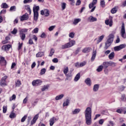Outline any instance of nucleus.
Here are the masks:
<instances>
[{"label": "nucleus", "mask_w": 126, "mask_h": 126, "mask_svg": "<svg viewBox=\"0 0 126 126\" xmlns=\"http://www.w3.org/2000/svg\"><path fill=\"white\" fill-rule=\"evenodd\" d=\"M1 8H8V5L6 3H2L1 5Z\"/></svg>", "instance_id": "a19ab883"}, {"label": "nucleus", "mask_w": 126, "mask_h": 126, "mask_svg": "<svg viewBox=\"0 0 126 126\" xmlns=\"http://www.w3.org/2000/svg\"><path fill=\"white\" fill-rule=\"evenodd\" d=\"M66 80H71V78L72 77V74H71V72L68 73L66 74Z\"/></svg>", "instance_id": "6ab92c4d"}, {"label": "nucleus", "mask_w": 126, "mask_h": 126, "mask_svg": "<svg viewBox=\"0 0 126 126\" xmlns=\"http://www.w3.org/2000/svg\"><path fill=\"white\" fill-rule=\"evenodd\" d=\"M114 35L113 34V33H111L108 35V39L107 40V42H108L109 43H110L112 44V43H113V41H114Z\"/></svg>", "instance_id": "ddd939ff"}, {"label": "nucleus", "mask_w": 126, "mask_h": 126, "mask_svg": "<svg viewBox=\"0 0 126 126\" xmlns=\"http://www.w3.org/2000/svg\"><path fill=\"white\" fill-rule=\"evenodd\" d=\"M66 5V3H63L62 4V9L63 10V9H65V6Z\"/></svg>", "instance_id": "680f3d73"}, {"label": "nucleus", "mask_w": 126, "mask_h": 126, "mask_svg": "<svg viewBox=\"0 0 126 126\" xmlns=\"http://www.w3.org/2000/svg\"><path fill=\"white\" fill-rule=\"evenodd\" d=\"M19 34L22 41H24V40H25V38H26V35H25V33L20 32Z\"/></svg>", "instance_id": "cd10ccee"}, {"label": "nucleus", "mask_w": 126, "mask_h": 126, "mask_svg": "<svg viewBox=\"0 0 126 126\" xmlns=\"http://www.w3.org/2000/svg\"><path fill=\"white\" fill-rule=\"evenodd\" d=\"M81 21V19L80 18H76L74 19V21L73 22V24L74 25H77L79 22Z\"/></svg>", "instance_id": "5701e85b"}, {"label": "nucleus", "mask_w": 126, "mask_h": 126, "mask_svg": "<svg viewBox=\"0 0 126 126\" xmlns=\"http://www.w3.org/2000/svg\"><path fill=\"white\" fill-rule=\"evenodd\" d=\"M114 58H115V53L112 52L108 56V59H109V60H113Z\"/></svg>", "instance_id": "473e14b6"}, {"label": "nucleus", "mask_w": 126, "mask_h": 126, "mask_svg": "<svg viewBox=\"0 0 126 126\" xmlns=\"http://www.w3.org/2000/svg\"><path fill=\"white\" fill-rule=\"evenodd\" d=\"M97 20H98L97 18L93 17V16H90L87 19V21L90 23L96 22Z\"/></svg>", "instance_id": "6e6552de"}, {"label": "nucleus", "mask_w": 126, "mask_h": 126, "mask_svg": "<svg viewBox=\"0 0 126 126\" xmlns=\"http://www.w3.org/2000/svg\"><path fill=\"white\" fill-rule=\"evenodd\" d=\"M42 56H44V52H40L36 55V58H41Z\"/></svg>", "instance_id": "4c0bfd02"}, {"label": "nucleus", "mask_w": 126, "mask_h": 126, "mask_svg": "<svg viewBox=\"0 0 126 126\" xmlns=\"http://www.w3.org/2000/svg\"><path fill=\"white\" fill-rule=\"evenodd\" d=\"M79 79H80V73H78L76 76L75 77L74 79V81H75V82H77V81H78L79 80Z\"/></svg>", "instance_id": "7c9ffc66"}, {"label": "nucleus", "mask_w": 126, "mask_h": 126, "mask_svg": "<svg viewBox=\"0 0 126 126\" xmlns=\"http://www.w3.org/2000/svg\"><path fill=\"white\" fill-rule=\"evenodd\" d=\"M55 27L56 26H52L49 28L48 30L49 31H53L54 29H55Z\"/></svg>", "instance_id": "5fc2aeb1"}, {"label": "nucleus", "mask_w": 126, "mask_h": 126, "mask_svg": "<svg viewBox=\"0 0 126 126\" xmlns=\"http://www.w3.org/2000/svg\"><path fill=\"white\" fill-rule=\"evenodd\" d=\"M57 121H59V118L56 117H53L51 118L49 120L50 126H54V124H55V123H56V122H57Z\"/></svg>", "instance_id": "0eeeda50"}, {"label": "nucleus", "mask_w": 126, "mask_h": 126, "mask_svg": "<svg viewBox=\"0 0 126 126\" xmlns=\"http://www.w3.org/2000/svg\"><path fill=\"white\" fill-rule=\"evenodd\" d=\"M26 119H27V115H25L21 120V123H24L25 121H26Z\"/></svg>", "instance_id": "603ef678"}, {"label": "nucleus", "mask_w": 126, "mask_h": 126, "mask_svg": "<svg viewBox=\"0 0 126 126\" xmlns=\"http://www.w3.org/2000/svg\"><path fill=\"white\" fill-rule=\"evenodd\" d=\"M80 49H81L80 48H78L77 49L75 53V55H77L79 53V52H80Z\"/></svg>", "instance_id": "338daca9"}, {"label": "nucleus", "mask_w": 126, "mask_h": 126, "mask_svg": "<svg viewBox=\"0 0 126 126\" xmlns=\"http://www.w3.org/2000/svg\"><path fill=\"white\" fill-rule=\"evenodd\" d=\"M117 11H118V7L117 6L114 7L111 10V12L112 14L116 13Z\"/></svg>", "instance_id": "72a5a7b5"}, {"label": "nucleus", "mask_w": 126, "mask_h": 126, "mask_svg": "<svg viewBox=\"0 0 126 126\" xmlns=\"http://www.w3.org/2000/svg\"><path fill=\"white\" fill-rule=\"evenodd\" d=\"M111 45H112V43L106 41L105 43V46L104 47V50H107V49H109V47H110Z\"/></svg>", "instance_id": "bb28decb"}, {"label": "nucleus", "mask_w": 126, "mask_h": 126, "mask_svg": "<svg viewBox=\"0 0 126 126\" xmlns=\"http://www.w3.org/2000/svg\"><path fill=\"white\" fill-rule=\"evenodd\" d=\"M64 74H67L68 73V67H65L63 70Z\"/></svg>", "instance_id": "37998d69"}, {"label": "nucleus", "mask_w": 126, "mask_h": 126, "mask_svg": "<svg viewBox=\"0 0 126 126\" xmlns=\"http://www.w3.org/2000/svg\"><path fill=\"white\" fill-rule=\"evenodd\" d=\"M85 83H86V84L88 86H89V87H91V85H92V82L91 81V79H90V78L86 79L85 80Z\"/></svg>", "instance_id": "2eb2a0df"}, {"label": "nucleus", "mask_w": 126, "mask_h": 126, "mask_svg": "<svg viewBox=\"0 0 126 126\" xmlns=\"http://www.w3.org/2000/svg\"><path fill=\"white\" fill-rule=\"evenodd\" d=\"M0 59V63H2L3 65H6V61L4 60V58L1 57Z\"/></svg>", "instance_id": "aec40b11"}, {"label": "nucleus", "mask_w": 126, "mask_h": 126, "mask_svg": "<svg viewBox=\"0 0 126 126\" xmlns=\"http://www.w3.org/2000/svg\"><path fill=\"white\" fill-rule=\"evenodd\" d=\"M104 37H105V35L104 34H102L100 36H99L98 39L96 41V44H99V43L102 42V40H103V39H104Z\"/></svg>", "instance_id": "b1692460"}, {"label": "nucleus", "mask_w": 126, "mask_h": 126, "mask_svg": "<svg viewBox=\"0 0 126 126\" xmlns=\"http://www.w3.org/2000/svg\"><path fill=\"white\" fill-rule=\"evenodd\" d=\"M11 47V45L8 44V45L2 46L1 47V49L2 50H3V51H8Z\"/></svg>", "instance_id": "dca6fc26"}, {"label": "nucleus", "mask_w": 126, "mask_h": 126, "mask_svg": "<svg viewBox=\"0 0 126 126\" xmlns=\"http://www.w3.org/2000/svg\"><path fill=\"white\" fill-rule=\"evenodd\" d=\"M91 50V48L90 47H87V48H84L82 50V53H89Z\"/></svg>", "instance_id": "2f4dec72"}, {"label": "nucleus", "mask_w": 126, "mask_h": 126, "mask_svg": "<svg viewBox=\"0 0 126 126\" xmlns=\"http://www.w3.org/2000/svg\"><path fill=\"white\" fill-rule=\"evenodd\" d=\"M69 105V99H66L65 101H64L63 103V107H66V106H68Z\"/></svg>", "instance_id": "c9c22d12"}, {"label": "nucleus", "mask_w": 126, "mask_h": 126, "mask_svg": "<svg viewBox=\"0 0 126 126\" xmlns=\"http://www.w3.org/2000/svg\"><path fill=\"white\" fill-rule=\"evenodd\" d=\"M52 62L55 63H59V60L57 58H54L52 60Z\"/></svg>", "instance_id": "774afa93"}, {"label": "nucleus", "mask_w": 126, "mask_h": 126, "mask_svg": "<svg viewBox=\"0 0 126 126\" xmlns=\"http://www.w3.org/2000/svg\"><path fill=\"white\" fill-rule=\"evenodd\" d=\"M94 4H93V3H91L90 4H89V8L91 9V12H93V11H94V10H95V8H96V6H94Z\"/></svg>", "instance_id": "412c9836"}, {"label": "nucleus", "mask_w": 126, "mask_h": 126, "mask_svg": "<svg viewBox=\"0 0 126 126\" xmlns=\"http://www.w3.org/2000/svg\"><path fill=\"white\" fill-rule=\"evenodd\" d=\"M75 45V41L74 40H71L69 42L63 45L62 46V49H67V48H70V47H72Z\"/></svg>", "instance_id": "f257e3e1"}, {"label": "nucleus", "mask_w": 126, "mask_h": 126, "mask_svg": "<svg viewBox=\"0 0 126 126\" xmlns=\"http://www.w3.org/2000/svg\"><path fill=\"white\" fill-rule=\"evenodd\" d=\"M39 18V12H33V19L34 21H37Z\"/></svg>", "instance_id": "4be33fe9"}, {"label": "nucleus", "mask_w": 126, "mask_h": 126, "mask_svg": "<svg viewBox=\"0 0 126 126\" xmlns=\"http://www.w3.org/2000/svg\"><path fill=\"white\" fill-rule=\"evenodd\" d=\"M21 85V81L18 80L17 82H16L15 86L16 87H19Z\"/></svg>", "instance_id": "a18cd8bd"}, {"label": "nucleus", "mask_w": 126, "mask_h": 126, "mask_svg": "<svg viewBox=\"0 0 126 126\" xmlns=\"http://www.w3.org/2000/svg\"><path fill=\"white\" fill-rule=\"evenodd\" d=\"M24 3H30V2H32V0H24Z\"/></svg>", "instance_id": "13d9d810"}, {"label": "nucleus", "mask_w": 126, "mask_h": 126, "mask_svg": "<svg viewBox=\"0 0 126 126\" xmlns=\"http://www.w3.org/2000/svg\"><path fill=\"white\" fill-rule=\"evenodd\" d=\"M29 18V16H28V14L26 13L24 15L20 17V19L21 21H24V20H27Z\"/></svg>", "instance_id": "4468645a"}, {"label": "nucleus", "mask_w": 126, "mask_h": 126, "mask_svg": "<svg viewBox=\"0 0 126 126\" xmlns=\"http://www.w3.org/2000/svg\"><path fill=\"white\" fill-rule=\"evenodd\" d=\"M70 2L71 5H74V3H75V1L74 0H68Z\"/></svg>", "instance_id": "e2e57ef3"}, {"label": "nucleus", "mask_w": 126, "mask_h": 126, "mask_svg": "<svg viewBox=\"0 0 126 126\" xmlns=\"http://www.w3.org/2000/svg\"><path fill=\"white\" fill-rule=\"evenodd\" d=\"M96 55H97V51L96 50H94L93 52L92 56L91 59V62H94V60H95Z\"/></svg>", "instance_id": "f3484780"}, {"label": "nucleus", "mask_w": 126, "mask_h": 126, "mask_svg": "<svg viewBox=\"0 0 126 126\" xmlns=\"http://www.w3.org/2000/svg\"><path fill=\"white\" fill-rule=\"evenodd\" d=\"M42 80H35L32 82V85L33 86H39L42 84Z\"/></svg>", "instance_id": "1a4fd4ad"}, {"label": "nucleus", "mask_w": 126, "mask_h": 126, "mask_svg": "<svg viewBox=\"0 0 126 126\" xmlns=\"http://www.w3.org/2000/svg\"><path fill=\"white\" fill-rule=\"evenodd\" d=\"M121 35L122 38H126V30L125 29V24L123 23L121 31Z\"/></svg>", "instance_id": "7ed1b4c3"}, {"label": "nucleus", "mask_w": 126, "mask_h": 126, "mask_svg": "<svg viewBox=\"0 0 126 126\" xmlns=\"http://www.w3.org/2000/svg\"><path fill=\"white\" fill-rule=\"evenodd\" d=\"M38 119H39V114L35 115L33 117V118L31 122V126H33V125H34V124H36V122L37 121V120H38Z\"/></svg>", "instance_id": "f8f14e48"}, {"label": "nucleus", "mask_w": 126, "mask_h": 126, "mask_svg": "<svg viewBox=\"0 0 126 126\" xmlns=\"http://www.w3.org/2000/svg\"><path fill=\"white\" fill-rule=\"evenodd\" d=\"M75 35V33H74V32H70L69 33V37H70V38H74V36Z\"/></svg>", "instance_id": "de8ad7c7"}, {"label": "nucleus", "mask_w": 126, "mask_h": 126, "mask_svg": "<svg viewBox=\"0 0 126 126\" xmlns=\"http://www.w3.org/2000/svg\"><path fill=\"white\" fill-rule=\"evenodd\" d=\"M80 111H81L80 109L76 108L72 111V115H77V114L80 113Z\"/></svg>", "instance_id": "a211bd4d"}, {"label": "nucleus", "mask_w": 126, "mask_h": 126, "mask_svg": "<svg viewBox=\"0 0 126 126\" xmlns=\"http://www.w3.org/2000/svg\"><path fill=\"white\" fill-rule=\"evenodd\" d=\"M54 54H55V49L52 48L50 50V52L49 55V57H53V56L54 55Z\"/></svg>", "instance_id": "79ce46f5"}, {"label": "nucleus", "mask_w": 126, "mask_h": 126, "mask_svg": "<svg viewBox=\"0 0 126 126\" xmlns=\"http://www.w3.org/2000/svg\"><path fill=\"white\" fill-rule=\"evenodd\" d=\"M46 68H43L42 69H41V71L40 72V75H43V74H45V73H46Z\"/></svg>", "instance_id": "c03bdc74"}, {"label": "nucleus", "mask_w": 126, "mask_h": 126, "mask_svg": "<svg viewBox=\"0 0 126 126\" xmlns=\"http://www.w3.org/2000/svg\"><path fill=\"white\" fill-rule=\"evenodd\" d=\"M12 34L15 35L17 33V30L16 29H14L11 32Z\"/></svg>", "instance_id": "0e129e2a"}, {"label": "nucleus", "mask_w": 126, "mask_h": 126, "mask_svg": "<svg viewBox=\"0 0 126 126\" xmlns=\"http://www.w3.org/2000/svg\"><path fill=\"white\" fill-rule=\"evenodd\" d=\"M86 64V62L85 61H84L81 63H80V67H82V66H84Z\"/></svg>", "instance_id": "052dcab7"}, {"label": "nucleus", "mask_w": 126, "mask_h": 126, "mask_svg": "<svg viewBox=\"0 0 126 126\" xmlns=\"http://www.w3.org/2000/svg\"><path fill=\"white\" fill-rule=\"evenodd\" d=\"M92 116L85 117L86 124L87 126H91L92 124Z\"/></svg>", "instance_id": "9b49d317"}, {"label": "nucleus", "mask_w": 126, "mask_h": 126, "mask_svg": "<svg viewBox=\"0 0 126 126\" xmlns=\"http://www.w3.org/2000/svg\"><path fill=\"white\" fill-rule=\"evenodd\" d=\"M39 9H40V7H39V6H36V5H33V12H38V11H39Z\"/></svg>", "instance_id": "a878e982"}, {"label": "nucleus", "mask_w": 126, "mask_h": 126, "mask_svg": "<svg viewBox=\"0 0 126 126\" xmlns=\"http://www.w3.org/2000/svg\"><path fill=\"white\" fill-rule=\"evenodd\" d=\"M103 67H104L103 65H99L98 67V68L96 69V71H97V72H100L102 71V70H103Z\"/></svg>", "instance_id": "ea45409f"}, {"label": "nucleus", "mask_w": 126, "mask_h": 126, "mask_svg": "<svg viewBox=\"0 0 126 126\" xmlns=\"http://www.w3.org/2000/svg\"><path fill=\"white\" fill-rule=\"evenodd\" d=\"M105 24L106 25H109V27H112L113 26V17H109L108 19L105 21Z\"/></svg>", "instance_id": "39448f33"}, {"label": "nucleus", "mask_w": 126, "mask_h": 126, "mask_svg": "<svg viewBox=\"0 0 126 126\" xmlns=\"http://www.w3.org/2000/svg\"><path fill=\"white\" fill-rule=\"evenodd\" d=\"M6 79H7V76H4L1 78L0 84L1 86H6Z\"/></svg>", "instance_id": "9d476101"}, {"label": "nucleus", "mask_w": 126, "mask_h": 126, "mask_svg": "<svg viewBox=\"0 0 126 126\" xmlns=\"http://www.w3.org/2000/svg\"><path fill=\"white\" fill-rule=\"evenodd\" d=\"M99 85L95 84L93 87V91L94 92H97L99 90Z\"/></svg>", "instance_id": "c85d7f7f"}, {"label": "nucleus", "mask_w": 126, "mask_h": 126, "mask_svg": "<svg viewBox=\"0 0 126 126\" xmlns=\"http://www.w3.org/2000/svg\"><path fill=\"white\" fill-rule=\"evenodd\" d=\"M16 99V95L15 94H13L11 97H10V101H13V100H15Z\"/></svg>", "instance_id": "8fccbe9b"}, {"label": "nucleus", "mask_w": 126, "mask_h": 126, "mask_svg": "<svg viewBox=\"0 0 126 126\" xmlns=\"http://www.w3.org/2000/svg\"><path fill=\"white\" fill-rule=\"evenodd\" d=\"M29 29H25V28H24V29H22L20 30V32L21 33H27V32H28Z\"/></svg>", "instance_id": "e433bc0d"}, {"label": "nucleus", "mask_w": 126, "mask_h": 126, "mask_svg": "<svg viewBox=\"0 0 126 126\" xmlns=\"http://www.w3.org/2000/svg\"><path fill=\"white\" fill-rule=\"evenodd\" d=\"M39 31V28H35L33 31H32V33H38Z\"/></svg>", "instance_id": "bf43d9fd"}, {"label": "nucleus", "mask_w": 126, "mask_h": 126, "mask_svg": "<svg viewBox=\"0 0 126 126\" xmlns=\"http://www.w3.org/2000/svg\"><path fill=\"white\" fill-rule=\"evenodd\" d=\"M49 88V86H44L43 88L41 89V91H45V90H47Z\"/></svg>", "instance_id": "3c124183"}, {"label": "nucleus", "mask_w": 126, "mask_h": 126, "mask_svg": "<svg viewBox=\"0 0 126 126\" xmlns=\"http://www.w3.org/2000/svg\"><path fill=\"white\" fill-rule=\"evenodd\" d=\"M126 44H123L120 45L119 46L114 47V51H115V52H118L119 51H121V50H122V49L126 48Z\"/></svg>", "instance_id": "423d86ee"}, {"label": "nucleus", "mask_w": 126, "mask_h": 126, "mask_svg": "<svg viewBox=\"0 0 126 126\" xmlns=\"http://www.w3.org/2000/svg\"><path fill=\"white\" fill-rule=\"evenodd\" d=\"M102 66H103V68H107L110 66L109 62H104L102 63Z\"/></svg>", "instance_id": "393cba45"}, {"label": "nucleus", "mask_w": 126, "mask_h": 126, "mask_svg": "<svg viewBox=\"0 0 126 126\" xmlns=\"http://www.w3.org/2000/svg\"><path fill=\"white\" fill-rule=\"evenodd\" d=\"M105 122V120L104 119H100L98 121L99 125H103L104 124V122Z\"/></svg>", "instance_id": "6e6d98bb"}, {"label": "nucleus", "mask_w": 126, "mask_h": 126, "mask_svg": "<svg viewBox=\"0 0 126 126\" xmlns=\"http://www.w3.org/2000/svg\"><path fill=\"white\" fill-rule=\"evenodd\" d=\"M85 117H92V109L91 107H87L85 111Z\"/></svg>", "instance_id": "f03ea898"}, {"label": "nucleus", "mask_w": 126, "mask_h": 126, "mask_svg": "<svg viewBox=\"0 0 126 126\" xmlns=\"http://www.w3.org/2000/svg\"><path fill=\"white\" fill-rule=\"evenodd\" d=\"M25 9H26V10L29 11L30 14H31V8H30V6L29 5H26Z\"/></svg>", "instance_id": "58836bf2"}, {"label": "nucleus", "mask_w": 126, "mask_h": 126, "mask_svg": "<svg viewBox=\"0 0 126 126\" xmlns=\"http://www.w3.org/2000/svg\"><path fill=\"white\" fill-rule=\"evenodd\" d=\"M64 96V94H60L59 95L56 96L55 98V100H56V101L61 100V99H63V98Z\"/></svg>", "instance_id": "c756f323"}, {"label": "nucleus", "mask_w": 126, "mask_h": 126, "mask_svg": "<svg viewBox=\"0 0 126 126\" xmlns=\"http://www.w3.org/2000/svg\"><path fill=\"white\" fill-rule=\"evenodd\" d=\"M16 11V7L15 6H12L10 8V11Z\"/></svg>", "instance_id": "09e8293b"}, {"label": "nucleus", "mask_w": 126, "mask_h": 126, "mask_svg": "<svg viewBox=\"0 0 126 126\" xmlns=\"http://www.w3.org/2000/svg\"><path fill=\"white\" fill-rule=\"evenodd\" d=\"M9 118H10V119H14V118H15V113H11L9 115Z\"/></svg>", "instance_id": "864d4df0"}, {"label": "nucleus", "mask_w": 126, "mask_h": 126, "mask_svg": "<svg viewBox=\"0 0 126 126\" xmlns=\"http://www.w3.org/2000/svg\"><path fill=\"white\" fill-rule=\"evenodd\" d=\"M100 6L102 7H105V1L104 0H100Z\"/></svg>", "instance_id": "49530a36"}, {"label": "nucleus", "mask_w": 126, "mask_h": 126, "mask_svg": "<svg viewBox=\"0 0 126 126\" xmlns=\"http://www.w3.org/2000/svg\"><path fill=\"white\" fill-rule=\"evenodd\" d=\"M40 14L46 17H48V16H50V11L47 9H43L40 11Z\"/></svg>", "instance_id": "20e7f679"}, {"label": "nucleus", "mask_w": 126, "mask_h": 126, "mask_svg": "<svg viewBox=\"0 0 126 126\" xmlns=\"http://www.w3.org/2000/svg\"><path fill=\"white\" fill-rule=\"evenodd\" d=\"M75 66L76 67L79 68L80 67V63L77 62L75 63Z\"/></svg>", "instance_id": "69168bd1"}, {"label": "nucleus", "mask_w": 126, "mask_h": 126, "mask_svg": "<svg viewBox=\"0 0 126 126\" xmlns=\"http://www.w3.org/2000/svg\"><path fill=\"white\" fill-rule=\"evenodd\" d=\"M109 66H112V67H115L117 66V63L113 62L112 61H109Z\"/></svg>", "instance_id": "f704fd0d"}, {"label": "nucleus", "mask_w": 126, "mask_h": 126, "mask_svg": "<svg viewBox=\"0 0 126 126\" xmlns=\"http://www.w3.org/2000/svg\"><path fill=\"white\" fill-rule=\"evenodd\" d=\"M7 111V107L5 106H3V113H4V114H5Z\"/></svg>", "instance_id": "4d7b16f0"}]
</instances>
